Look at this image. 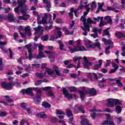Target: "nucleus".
Here are the masks:
<instances>
[{"mask_svg": "<svg viewBox=\"0 0 125 125\" xmlns=\"http://www.w3.org/2000/svg\"><path fill=\"white\" fill-rule=\"evenodd\" d=\"M14 77H11L9 76L8 78V80H9V83H6L5 82H2L1 83V86L3 88H5L6 90H11L12 88H13V86L16 85L17 87H20L21 83L18 82V80L16 79V82H13Z\"/></svg>", "mask_w": 125, "mask_h": 125, "instance_id": "obj_1", "label": "nucleus"}, {"mask_svg": "<svg viewBox=\"0 0 125 125\" xmlns=\"http://www.w3.org/2000/svg\"><path fill=\"white\" fill-rule=\"evenodd\" d=\"M82 89L83 91H79V93L80 94V97L82 101H83V97L85 95V93H87L89 95L91 96H95L97 94V91L94 88H89L88 87H85V86L82 87ZM85 92V93H84Z\"/></svg>", "mask_w": 125, "mask_h": 125, "instance_id": "obj_2", "label": "nucleus"}, {"mask_svg": "<svg viewBox=\"0 0 125 125\" xmlns=\"http://www.w3.org/2000/svg\"><path fill=\"white\" fill-rule=\"evenodd\" d=\"M17 2L19 6L15 8L14 10L16 13L19 14V11H20L22 14H26L27 10H28V7L25 4V1H22L21 0H17Z\"/></svg>", "mask_w": 125, "mask_h": 125, "instance_id": "obj_3", "label": "nucleus"}, {"mask_svg": "<svg viewBox=\"0 0 125 125\" xmlns=\"http://www.w3.org/2000/svg\"><path fill=\"white\" fill-rule=\"evenodd\" d=\"M87 0H83L80 2V6L78 7V9H83V8H86V10L84 12L83 16H86L88 14V12L90 11V8L88 7L89 4H87Z\"/></svg>", "mask_w": 125, "mask_h": 125, "instance_id": "obj_4", "label": "nucleus"}, {"mask_svg": "<svg viewBox=\"0 0 125 125\" xmlns=\"http://www.w3.org/2000/svg\"><path fill=\"white\" fill-rule=\"evenodd\" d=\"M77 46H74V48H72L71 47H68L71 53H74V52H77V51H84V50H86L83 46L80 44L79 41H77Z\"/></svg>", "mask_w": 125, "mask_h": 125, "instance_id": "obj_5", "label": "nucleus"}, {"mask_svg": "<svg viewBox=\"0 0 125 125\" xmlns=\"http://www.w3.org/2000/svg\"><path fill=\"white\" fill-rule=\"evenodd\" d=\"M49 88H51V87L47 86L44 88H38V87L34 88V90L36 91V96H38L39 97H42V90H47L48 89H49Z\"/></svg>", "mask_w": 125, "mask_h": 125, "instance_id": "obj_6", "label": "nucleus"}, {"mask_svg": "<svg viewBox=\"0 0 125 125\" xmlns=\"http://www.w3.org/2000/svg\"><path fill=\"white\" fill-rule=\"evenodd\" d=\"M122 79H123V77H120L118 78L109 79V80L110 82H116L117 85H118L119 87H124V84L121 82V81H122Z\"/></svg>", "mask_w": 125, "mask_h": 125, "instance_id": "obj_7", "label": "nucleus"}, {"mask_svg": "<svg viewBox=\"0 0 125 125\" xmlns=\"http://www.w3.org/2000/svg\"><path fill=\"white\" fill-rule=\"evenodd\" d=\"M33 88L29 87L27 88L26 89H22L21 91L22 93L24 95V94H27L28 95H34V93H33Z\"/></svg>", "mask_w": 125, "mask_h": 125, "instance_id": "obj_8", "label": "nucleus"}, {"mask_svg": "<svg viewBox=\"0 0 125 125\" xmlns=\"http://www.w3.org/2000/svg\"><path fill=\"white\" fill-rule=\"evenodd\" d=\"M110 115H107V120H105L104 122H103L101 125H115V122H114V121L111 120H110Z\"/></svg>", "mask_w": 125, "mask_h": 125, "instance_id": "obj_9", "label": "nucleus"}, {"mask_svg": "<svg viewBox=\"0 0 125 125\" xmlns=\"http://www.w3.org/2000/svg\"><path fill=\"white\" fill-rule=\"evenodd\" d=\"M31 44H28L26 45V47L27 48L28 52V59L30 61L32 60V58H34L33 56V53H32V48H31Z\"/></svg>", "mask_w": 125, "mask_h": 125, "instance_id": "obj_10", "label": "nucleus"}, {"mask_svg": "<svg viewBox=\"0 0 125 125\" xmlns=\"http://www.w3.org/2000/svg\"><path fill=\"white\" fill-rule=\"evenodd\" d=\"M84 107H83V105H80L79 106H78L77 105H76L74 107V112L75 113H78L79 111H80V112H81V113H82L83 114H84Z\"/></svg>", "mask_w": 125, "mask_h": 125, "instance_id": "obj_11", "label": "nucleus"}, {"mask_svg": "<svg viewBox=\"0 0 125 125\" xmlns=\"http://www.w3.org/2000/svg\"><path fill=\"white\" fill-rule=\"evenodd\" d=\"M103 42H104V44H108V46H112L111 48L114 47V43L111 40H106V39L103 38Z\"/></svg>", "mask_w": 125, "mask_h": 125, "instance_id": "obj_12", "label": "nucleus"}, {"mask_svg": "<svg viewBox=\"0 0 125 125\" xmlns=\"http://www.w3.org/2000/svg\"><path fill=\"white\" fill-rule=\"evenodd\" d=\"M62 93L65 96L67 99H71V98H72L73 95L71 94L68 93V92H67V90L65 88H63L62 89Z\"/></svg>", "mask_w": 125, "mask_h": 125, "instance_id": "obj_13", "label": "nucleus"}, {"mask_svg": "<svg viewBox=\"0 0 125 125\" xmlns=\"http://www.w3.org/2000/svg\"><path fill=\"white\" fill-rule=\"evenodd\" d=\"M53 69L54 71H55L57 76H58L59 77H62V73H61V71H60V70L59 69V68H58V66L54 65L53 67Z\"/></svg>", "mask_w": 125, "mask_h": 125, "instance_id": "obj_14", "label": "nucleus"}, {"mask_svg": "<svg viewBox=\"0 0 125 125\" xmlns=\"http://www.w3.org/2000/svg\"><path fill=\"white\" fill-rule=\"evenodd\" d=\"M107 105L108 107H114L115 103V99L109 98L107 100Z\"/></svg>", "mask_w": 125, "mask_h": 125, "instance_id": "obj_15", "label": "nucleus"}, {"mask_svg": "<svg viewBox=\"0 0 125 125\" xmlns=\"http://www.w3.org/2000/svg\"><path fill=\"white\" fill-rule=\"evenodd\" d=\"M43 2L46 4V9L47 11H50V8L51 7V5L50 4V2L48 0H43Z\"/></svg>", "mask_w": 125, "mask_h": 125, "instance_id": "obj_16", "label": "nucleus"}, {"mask_svg": "<svg viewBox=\"0 0 125 125\" xmlns=\"http://www.w3.org/2000/svg\"><path fill=\"white\" fill-rule=\"evenodd\" d=\"M5 19L8 20V21H10V22H14L15 20V18H14V16L13 14H10L8 16L5 15Z\"/></svg>", "mask_w": 125, "mask_h": 125, "instance_id": "obj_17", "label": "nucleus"}, {"mask_svg": "<svg viewBox=\"0 0 125 125\" xmlns=\"http://www.w3.org/2000/svg\"><path fill=\"white\" fill-rule=\"evenodd\" d=\"M82 30L84 31L83 33V36H87V31L89 32V25H84L82 27Z\"/></svg>", "mask_w": 125, "mask_h": 125, "instance_id": "obj_18", "label": "nucleus"}, {"mask_svg": "<svg viewBox=\"0 0 125 125\" xmlns=\"http://www.w3.org/2000/svg\"><path fill=\"white\" fill-rule=\"evenodd\" d=\"M21 108H22V109H23L24 110H26L27 111L28 115L32 114V111H31V109L26 108V104L25 103H21Z\"/></svg>", "mask_w": 125, "mask_h": 125, "instance_id": "obj_19", "label": "nucleus"}, {"mask_svg": "<svg viewBox=\"0 0 125 125\" xmlns=\"http://www.w3.org/2000/svg\"><path fill=\"white\" fill-rule=\"evenodd\" d=\"M89 48H95V46H97L99 48V49H101V48L100 47V43L99 42H97V43H94V44H89L87 46Z\"/></svg>", "mask_w": 125, "mask_h": 125, "instance_id": "obj_20", "label": "nucleus"}, {"mask_svg": "<svg viewBox=\"0 0 125 125\" xmlns=\"http://www.w3.org/2000/svg\"><path fill=\"white\" fill-rule=\"evenodd\" d=\"M48 17V16L47 15V14L45 13L44 17L42 18V21L38 22L39 24H45L46 23V20Z\"/></svg>", "mask_w": 125, "mask_h": 125, "instance_id": "obj_21", "label": "nucleus"}, {"mask_svg": "<svg viewBox=\"0 0 125 125\" xmlns=\"http://www.w3.org/2000/svg\"><path fill=\"white\" fill-rule=\"evenodd\" d=\"M55 52H51V54L48 56L49 59L51 62H54L55 59Z\"/></svg>", "mask_w": 125, "mask_h": 125, "instance_id": "obj_22", "label": "nucleus"}, {"mask_svg": "<svg viewBox=\"0 0 125 125\" xmlns=\"http://www.w3.org/2000/svg\"><path fill=\"white\" fill-rule=\"evenodd\" d=\"M115 35H116V36L117 38H118V39H122V38H125V34L119 31H116L115 33Z\"/></svg>", "mask_w": 125, "mask_h": 125, "instance_id": "obj_23", "label": "nucleus"}, {"mask_svg": "<svg viewBox=\"0 0 125 125\" xmlns=\"http://www.w3.org/2000/svg\"><path fill=\"white\" fill-rule=\"evenodd\" d=\"M33 100L35 104L39 105L40 104V100H42V97L36 96L33 98Z\"/></svg>", "mask_w": 125, "mask_h": 125, "instance_id": "obj_24", "label": "nucleus"}, {"mask_svg": "<svg viewBox=\"0 0 125 125\" xmlns=\"http://www.w3.org/2000/svg\"><path fill=\"white\" fill-rule=\"evenodd\" d=\"M87 77H88V78H89V79H90V80H91L92 79V78H94V79H95L96 80H97V79H98V77H97V75H96L94 73H88L87 75Z\"/></svg>", "mask_w": 125, "mask_h": 125, "instance_id": "obj_25", "label": "nucleus"}, {"mask_svg": "<svg viewBox=\"0 0 125 125\" xmlns=\"http://www.w3.org/2000/svg\"><path fill=\"white\" fill-rule=\"evenodd\" d=\"M90 112H92V113L90 114L91 116L94 120L96 118V117H97V115H96V112H97V110L96 109H93L90 111Z\"/></svg>", "mask_w": 125, "mask_h": 125, "instance_id": "obj_26", "label": "nucleus"}, {"mask_svg": "<svg viewBox=\"0 0 125 125\" xmlns=\"http://www.w3.org/2000/svg\"><path fill=\"white\" fill-rule=\"evenodd\" d=\"M39 56H37L36 57V59H41V58H43V57H45L44 56V53L42 51H39Z\"/></svg>", "mask_w": 125, "mask_h": 125, "instance_id": "obj_27", "label": "nucleus"}, {"mask_svg": "<svg viewBox=\"0 0 125 125\" xmlns=\"http://www.w3.org/2000/svg\"><path fill=\"white\" fill-rule=\"evenodd\" d=\"M36 46H38L39 52L42 51L43 50V48H44V46L42 44V43H40L39 44H35Z\"/></svg>", "mask_w": 125, "mask_h": 125, "instance_id": "obj_28", "label": "nucleus"}, {"mask_svg": "<svg viewBox=\"0 0 125 125\" xmlns=\"http://www.w3.org/2000/svg\"><path fill=\"white\" fill-rule=\"evenodd\" d=\"M58 42L59 45V48H60V50H62V51L66 50L64 48V44H63V43H62V42L61 41H58Z\"/></svg>", "mask_w": 125, "mask_h": 125, "instance_id": "obj_29", "label": "nucleus"}, {"mask_svg": "<svg viewBox=\"0 0 125 125\" xmlns=\"http://www.w3.org/2000/svg\"><path fill=\"white\" fill-rule=\"evenodd\" d=\"M42 106H43V107H44V108H50V107H51V104H50L49 103L44 101L42 103Z\"/></svg>", "mask_w": 125, "mask_h": 125, "instance_id": "obj_30", "label": "nucleus"}, {"mask_svg": "<svg viewBox=\"0 0 125 125\" xmlns=\"http://www.w3.org/2000/svg\"><path fill=\"white\" fill-rule=\"evenodd\" d=\"M109 30H110V27L107 28L104 31L103 37H104V36H107L108 38H110V35L109 32Z\"/></svg>", "mask_w": 125, "mask_h": 125, "instance_id": "obj_31", "label": "nucleus"}, {"mask_svg": "<svg viewBox=\"0 0 125 125\" xmlns=\"http://www.w3.org/2000/svg\"><path fill=\"white\" fill-rule=\"evenodd\" d=\"M104 19L106 21H107V23L108 24H110V25H112V19H111V17L109 16H105L104 17Z\"/></svg>", "mask_w": 125, "mask_h": 125, "instance_id": "obj_32", "label": "nucleus"}, {"mask_svg": "<svg viewBox=\"0 0 125 125\" xmlns=\"http://www.w3.org/2000/svg\"><path fill=\"white\" fill-rule=\"evenodd\" d=\"M81 21H82V22H83V26H89V24H86V19H85V16H83L81 17Z\"/></svg>", "mask_w": 125, "mask_h": 125, "instance_id": "obj_33", "label": "nucleus"}, {"mask_svg": "<svg viewBox=\"0 0 125 125\" xmlns=\"http://www.w3.org/2000/svg\"><path fill=\"white\" fill-rule=\"evenodd\" d=\"M81 125H91L89 123H88V121H87V119H83L81 121Z\"/></svg>", "mask_w": 125, "mask_h": 125, "instance_id": "obj_34", "label": "nucleus"}, {"mask_svg": "<svg viewBox=\"0 0 125 125\" xmlns=\"http://www.w3.org/2000/svg\"><path fill=\"white\" fill-rule=\"evenodd\" d=\"M90 65H91V63L89 62L88 61H87L83 64L84 68H85V69H89V66H90Z\"/></svg>", "mask_w": 125, "mask_h": 125, "instance_id": "obj_35", "label": "nucleus"}, {"mask_svg": "<svg viewBox=\"0 0 125 125\" xmlns=\"http://www.w3.org/2000/svg\"><path fill=\"white\" fill-rule=\"evenodd\" d=\"M75 9L74 8H71L70 12L69 13L68 16L70 17L71 19L73 18V16H74V15H73V12H74Z\"/></svg>", "mask_w": 125, "mask_h": 125, "instance_id": "obj_36", "label": "nucleus"}, {"mask_svg": "<svg viewBox=\"0 0 125 125\" xmlns=\"http://www.w3.org/2000/svg\"><path fill=\"white\" fill-rule=\"evenodd\" d=\"M112 46H108L107 47H106L105 48V54H106V55L110 54V49L112 48Z\"/></svg>", "mask_w": 125, "mask_h": 125, "instance_id": "obj_37", "label": "nucleus"}, {"mask_svg": "<svg viewBox=\"0 0 125 125\" xmlns=\"http://www.w3.org/2000/svg\"><path fill=\"white\" fill-rule=\"evenodd\" d=\"M43 27L39 25L38 27H35L34 28V29L35 30V31H36L37 32H42V33L43 29Z\"/></svg>", "mask_w": 125, "mask_h": 125, "instance_id": "obj_38", "label": "nucleus"}, {"mask_svg": "<svg viewBox=\"0 0 125 125\" xmlns=\"http://www.w3.org/2000/svg\"><path fill=\"white\" fill-rule=\"evenodd\" d=\"M68 89L71 91V92H76L78 91V89L75 86H71L68 87Z\"/></svg>", "mask_w": 125, "mask_h": 125, "instance_id": "obj_39", "label": "nucleus"}, {"mask_svg": "<svg viewBox=\"0 0 125 125\" xmlns=\"http://www.w3.org/2000/svg\"><path fill=\"white\" fill-rule=\"evenodd\" d=\"M25 32L26 34H28V35L31 34V31L30 30V26H26L25 27V28L24 29Z\"/></svg>", "mask_w": 125, "mask_h": 125, "instance_id": "obj_40", "label": "nucleus"}, {"mask_svg": "<svg viewBox=\"0 0 125 125\" xmlns=\"http://www.w3.org/2000/svg\"><path fill=\"white\" fill-rule=\"evenodd\" d=\"M46 74V72H44V73H36V76L40 78V79H42L44 77L45 75Z\"/></svg>", "mask_w": 125, "mask_h": 125, "instance_id": "obj_41", "label": "nucleus"}, {"mask_svg": "<svg viewBox=\"0 0 125 125\" xmlns=\"http://www.w3.org/2000/svg\"><path fill=\"white\" fill-rule=\"evenodd\" d=\"M55 35L57 36L56 39H58V38H61V35H62V32H61V31H56L55 33Z\"/></svg>", "mask_w": 125, "mask_h": 125, "instance_id": "obj_42", "label": "nucleus"}, {"mask_svg": "<svg viewBox=\"0 0 125 125\" xmlns=\"http://www.w3.org/2000/svg\"><path fill=\"white\" fill-rule=\"evenodd\" d=\"M66 112L68 117H70L73 116L72 111H71V110H70L69 109H66Z\"/></svg>", "mask_w": 125, "mask_h": 125, "instance_id": "obj_43", "label": "nucleus"}, {"mask_svg": "<svg viewBox=\"0 0 125 125\" xmlns=\"http://www.w3.org/2000/svg\"><path fill=\"white\" fill-rule=\"evenodd\" d=\"M116 112L117 114H121L122 112V107L120 106H117L116 108Z\"/></svg>", "mask_w": 125, "mask_h": 125, "instance_id": "obj_44", "label": "nucleus"}, {"mask_svg": "<svg viewBox=\"0 0 125 125\" xmlns=\"http://www.w3.org/2000/svg\"><path fill=\"white\" fill-rule=\"evenodd\" d=\"M46 93L47 95H48V96H49L50 97H54V94H53L52 91L48 90L46 91Z\"/></svg>", "mask_w": 125, "mask_h": 125, "instance_id": "obj_45", "label": "nucleus"}, {"mask_svg": "<svg viewBox=\"0 0 125 125\" xmlns=\"http://www.w3.org/2000/svg\"><path fill=\"white\" fill-rule=\"evenodd\" d=\"M121 101L118 99H114V106H118V105H121Z\"/></svg>", "mask_w": 125, "mask_h": 125, "instance_id": "obj_46", "label": "nucleus"}, {"mask_svg": "<svg viewBox=\"0 0 125 125\" xmlns=\"http://www.w3.org/2000/svg\"><path fill=\"white\" fill-rule=\"evenodd\" d=\"M52 28H53V26H52V25H50L49 26L47 25H45L44 28V30H45V31H49L50 30H51Z\"/></svg>", "mask_w": 125, "mask_h": 125, "instance_id": "obj_47", "label": "nucleus"}, {"mask_svg": "<svg viewBox=\"0 0 125 125\" xmlns=\"http://www.w3.org/2000/svg\"><path fill=\"white\" fill-rule=\"evenodd\" d=\"M39 117L42 119H45L47 117L46 114H44L43 113H40L38 114Z\"/></svg>", "mask_w": 125, "mask_h": 125, "instance_id": "obj_48", "label": "nucleus"}, {"mask_svg": "<svg viewBox=\"0 0 125 125\" xmlns=\"http://www.w3.org/2000/svg\"><path fill=\"white\" fill-rule=\"evenodd\" d=\"M48 35H46L42 36L41 39L43 42H46V41H48Z\"/></svg>", "mask_w": 125, "mask_h": 125, "instance_id": "obj_49", "label": "nucleus"}, {"mask_svg": "<svg viewBox=\"0 0 125 125\" xmlns=\"http://www.w3.org/2000/svg\"><path fill=\"white\" fill-rule=\"evenodd\" d=\"M46 72L48 75H53V71L51 69L46 68Z\"/></svg>", "mask_w": 125, "mask_h": 125, "instance_id": "obj_50", "label": "nucleus"}, {"mask_svg": "<svg viewBox=\"0 0 125 125\" xmlns=\"http://www.w3.org/2000/svg\"><path fill=\"white\" fill-rule=\"evenodd\" d=\"M93 32L94 33H97V32L98 33H101V32H102V29H97V28H94L93 30Z\"/></svg>", "mask_w": 125, "mask_h": 125, "instance_id": "obj_51", "label": "nucleus"}, {"mask_svg": "<svg viewBox=\"0 0 125 125\" xmlns=\"http://www.w3.org/2000/svg\"><path fill=\"white\" fill-rule=\"evenodd\" d=\"M65 35H73L74 34V30H72L71 32L67 29L65 31H64Z\"/></svg>", "mask_w": 125, "mask_h": 125, "instance_id": "obj_52", "label": "nucleus"}, {"mask_svg": "<svg viewBox=\"0 0 125 125\" xmlns=\"http://www.w3.org/2000/svg\"><path fill=\"white\" fill-rule=\"evenodd\" d=\"M79 8H78L77 9H75L74 10V15L76 16V17H79Z\"/></svg>", "mask_w": 125, "mask_h": 125, "instance_id": "obj_53", "label": "nucleus"}, {"mask_svg": "<svg viewBox=\"0 0 125 125\" xmlns=\"http://www.w3.org/2000/svg\"><path fill=\"white\" fill-rule=\"evenodd\" d=\"M91 9H93L94 8H95L96 7V2L95 1H94L92 2V4L91 5Z\"/></svg>", "mask_w": 125, "mask_h": 125, "instance_id": "obj_54", "label": "nucleus"}, {"mask_svg": "<svg viewBox=\"0 0 125 125\" xmlns=\"http://www.w3.org/2000/svg\"><path fill=\"white\" fill-rule=\"evenodd\" d=\"M112 67H113V68H114V69L115 70H118V68H119V65H118V64H117V63H115V62H112Z\"/></svg>", "mask_w": 125, "mask_h": 125, "instance_id": "obj_55", "label": "nucleus"}, {"mask_svg": "<svg viewBox=\"0 0 125 125\" xmlns=\"http://www.w3.org/2000/svg\"><path fill=\"white\" fill-rule=\"evenodd\" d=\"M56 114L57 115H65V113L64 112L60 110H57Z\"/></svg>", "mask_w": 125, "mask_h": 125, "instance_id": "obj_56", "label": "nucleus"}, {"mask_svg": "<svg viewBox=\"0 0 125 125\" xmlns=\"http://www.w3.org/2000/svg\"><path fill=\"white\" fill-rule=\"evenodd\" d=\"M7 115V113L4 111H1L0 113V117H5Z\"/></svg>", "mask_w": 125, "mask_h": 125, "instance_id": "obj_57", "label": "nucleus"}, {"mask_svg": "<svg viewBox=\"0 0 125 125\" xmlns=\"http://www.w3.org/2000/svg\"><path fill=\"white\" fill-rule=\"evenodd\" d=\"M41 64H39V63H33L32 64H31L32 67H34V68H39Z\"/></svg>", "mask_w": 125, "mask_h": 125, "instance_id": "obj_58", "label": "nucleus"}, {"mask_svg": "<svg viewBox=\"0 0 125 125\" xmlns=\"http://www.w3.org/2000/svg\"><path fill=\"white\" fill-rule=\"evenodd\" d=\"M81 59H82V57H74L73 58V61H74V62H76V61H79L81 60Z\"/></svg>", "mask_w": 125, "mask_h": 125, "instance_id": "obj_59", "label": "nucleus"}, {"mask_svg": "<svg viewBox=\"0 0 125 125\" xmlns=\"http://www.w3.org/2000/svg\"><path fill=\"white\" fill-rule=\"evenodd\" d=\"M50 120L51 122H52V123H55V122H56V121H57V118H56V117H53L50 118Z\"/></svg>", "mask_w": 125, "mask_h": 125, "instance_id": "obj_60", "label": "nucleus"}, {"mask_svg": "<svg viewBox=\"0 0 125 125\" xmlns=\"http://www.w3.org/2000/svg\"><path fill=\"white\" fill-rule=\"evenodd\" d=\"M4 97H6V101H7L8 102H13V101L9 98H8V96H5Z\"/></svg>", "mask_w": 125, "mask_h": 125, "instance_id": "obj_61", "label": "nucleus"}, {"mask_svg": "<svg viewBox=\"0 0 125 125\" xmlns=\"http://www.w3.org/2000/svg\"><path fill=\"white\" fill-rule=\"evenodd\" d=\"M85 42L86 44L87 45H88V46H89V44H90L91 43V42H90V41H89L87 39L85 40Z\"/></svg>", "mask_w": 125, "mask_h": 125, "instance_id": "obj_62", "label": "nucleus"}, {"mask_svg": "<svg viewBox=\"0 0 125 125\" xmlns=\"http://www.w3.org/2000/svg\"><path fill=\"white\" fill-rule=\"evenodd\" d=\"M23 18L24 20H27L28 19H29V18H30V16L29 15H23Z\"/></svg>", "mask_w": 125, "mask_h": 125, "instance_id": "obj_63", "label": "nucleus"}, {"mask_svg": "<svg viewBox=\"0 0 125 125\" xmlns=\"http://www.w3.org/2000/svg\"><path fill=\"white\" fill-rule=\"evenodd\" d=\"M122 50L123 51V53H122V56L125 57V46L122 47Z\"/></svg>", "mask_w": 125, "mask_h": 125, "instance_id": "obj_64", "label": "nucleus"}]
</instances>
